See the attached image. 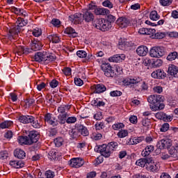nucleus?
<instances>
[{
  "mask_svg": "<svg viewBox=\"0 0 178 178\" xmlns=\"http://www.w3.org/2000/svg\"><path fill=\"white\" fill-rule=\"evenodd\" d=\"M123 83L137 92H142V91L148 90V84L140 77L134 76L125 79L123 81Z\"/></svg>",
  "mask_w": 178,
  "mask_h": 178,
  "instance_id": "obj_1",
  "label": "nucleus"
},
{
  "mask_svg": "<svg viewBox=\"0 0 178 178\" xmlns=\"http://www.w3.org/2000/svg\"><path fill=\"white\" fill-rule=\"evenodd\" d=\"M164 97L161 95H152L148 97L147 102L153 106H150V108L153 112L156 111H162L165 108L163 104Z\"/></svg>",
  "mask_w": 178,
  "mask_h": 178,
  "instance_id": "obj_2",
  "label": "nucleus"
},
{
  "mask_svg": "<svg viewBox=\"0 0 178 178\" xmlns=\"http://www.w3.org/2000/svg\"><path fill=\"white\" fill-rule=\"evenodd\" d=\"M67 113L59 114L58 116V120L55 117H52L51 113H47L44 115V122L52 126L53 127H56L58 124H65L66 123V120H67Z\"/></svg>",
  "mask_w": 178,
  "mask_h": 178,
  "instance_id": "obj_3",
  "label": "nucleus"
},
{
  "mask_svg": "<svg viewBox=\"0 0 178 178\" xmlns=\"http://www.w3.org/2000/svg\"><path fill=\"white\" fill-rule=\"evenodd\" d=\"M34 59L35 62H44L47 65L51 63V62H54L56 59V56L55 54L43 51L35 54Z\"/></svg>",
  "mask_w": 178,
  "mask_h": 178,
  "instance_id": "obj_4",
  "label": "nucleus"
},
{
  "mask_svg": "<svg viewBox=\"0 0 178 178\" xmlns=\"http://www.w3.org/2000/svg\"><path fill=\"white\" fill-rule=\"evenodd\" d=\"M27 20L18 17L16 22L17 26L10 30L8 33V38L12 40L14 35H17L20 31H22V27H24V26L27 25Z\"/></svg>",
  "mask_w": 178,
  "mask_h": 178,
  "instance_id": "obj_5",
  "label": "nucleus"
},
{
  "mask_svg": "<svg viewBox=\"0 0 178 178\" xmlns=\"http://www.w3.org/2000/svg\"><path fill=\"white\" fill-rule=\"evenodd\" d=\"M19 122L20 123H23L24 124H27L29 123H31V125L35 129H40L41 127V124L38 122V120L35 119L33 116L31 115H22L19 118Z\"/></svg>",
  "mask_w": 178,
  "mask_h": 178,
  "instance_id": "obj_6",
  "label": "nucleus"
},
{
  "mask_svg": "<svg viewBox=\"0 0 178 178\" xmlns=\"http://www.w3.org/2000/svg\"><path fill=\"white\" fill-rule=\"evenodd\" d=\"M149 55L152 58H161L165 55V48L162 46H154L150 49Z\"/></svg>",
  "mask_w": 178,
  "mask_h": 178,
  "instance_id": "obj_7",
  "label": "nucleus"
},
{
  "mask_svg": "<svg viewBox=\"0 0 178 178\" xmlns=\"http://www.w3.org/2000/svg\"><path fill=\"white\" fill-rule=\"evenodd\" d=\"M18 54H30L31 51H41L42 49V45H32L31 49H29L27 46H18L17 47Z\"/></svg>",
  "mask_w": 178,
  "mask_h": 178,
  "instance_id": "obj_8",
  "label": "nucleus"
},
{
  "mask_svg": "<svg viewBox=\"0 0 178 178\" xmlns=\"http://www.w3.org/2000/svg\"><path fill=\"white\" fill-rule=\"evenodd\" d=\"M101 69L104 72V74L106 77H115V76H116L113 67H112V65L108 63H103L101 66Z\"/></svg>",
  "mask_w": 178,
  "mask_h": 178,
  "instance_id": "obj_9",
  "label": "nucleus"
},
{
  "mask_svg": "<svg viewBox=\"0 0 178 178\" xmlns=\"http://www.w3.org/2000/svg\"><path fill=\"white\" fill-rule=\"evenodd\" d=\"M89 8L90 10H94L95 15H97V16H99V15L105 16L111 13V11L107 8H97L95 6H92L91 4L89 5Z\"/></svg>",
  "mask_w": 178,
  "mask_h": 178,
  "instance_id": "obj_10",
  "label": "nucleus"
},
{
  "mask_svg": "<svg viewBox=\"0 0 178 178\" xmlns=\"http://www.w3.org/2000/svg\"><path fill=\"white\" fill-rule=\"evenodd\" d=\"M97 152H100L101 155L104 156V158H109V156H111L112 150L109 149L108 145H102L97 148Z\"/></svg>",
  "mask_w": 178,
  "mask_h": 178,
  "instance_id": "obj_11",
  "label": "nucleus"
},
{
  "mask_svg": "<svg viewBox=\"0 0 178 178\" xmlns=\"http://www.w3.org/2000/svg\"><path fill=\"white\" fill-rule=\"evenodd\" d=\"M68 165L71 168H81L84 165V160L80 157L73 158L68 162Z\"/></svg>",
  "mask_w": 178,
  "mask_h": 178,
  "instance_id": "obj_12",
  "label": "nucleus"
},
{
  "mask_svg": "<svg viewBox=\"0 0 178 178\" xmlns=\"http://www.w3.org/2000/svg\"><path fill=\"white\" fill-rule=\"evenodd\" d=\"M126 59V56L124 54H115L113 56L108 58V62H113L114 63H120Z\"/></svg>",
  "mask_w": 178,
  "mask_h": 178,
  "instance_id": "obj_13",
  "label": "nucleus"
},
{
  "mask_svg": "<svg viewBox=\"0 0 178 178\" xmlns=\"http://www.w3.org/2000/svg\"><path fill=\"white\" fill-rule=\"evenodd\" d=\"M70 22L74 23V24H79L83 22V15L80 13L71 15L69 17Z\"/></svg>",
  "mask_w": 178,
  "mask_h": 178,
  "instance_id": "obj_14",
  "label": "nucleus"
},
{
  "mask_svg": "<svg viewBox=\"0 0 178 178\" xmlns=\"http://www.w3.org/2000/svg\"><path fill=\"white\" fill-rule=\"evenodd\" d=\"M156 147L159 149H165V148L172 147V143H170L169 139H162L157 143Z\"/></svg>",
  "mask_w": 178,
  "mask_h": 178,
  "instance_id": "obj_15",
  "label": "nucleus"
},
{
  "mask_svg": "<svg viewBox=\"0 0 178 178\" xmlns=\"http://www.w3.org/2000/svg\"><path fill=\"white\" fill-rule=\"evenodd\" d=\"M116 24L121 29H124L125 27H127L129 24H130V19L124 17H121L117 19Z\"/></svg>",
  "mask_w": 178,
  "mask_h": 178,
  "instance_id": "obj_16",
  "label": "nucleus"
},
{
  "mask_svg": "<svg viewBox=\"0 0 178 178\" xmlns=\"http://www.w3.org/2000/svg\"><path fill=\"white\" fill-rule=\"evenodd\" d=\"M155 116L156 119H159V120H163V122H172V120H173V118L171 115H168L163 112H158L156 113Z\"/></svg>",
  "mask_w": 178,
  "mask_h": 178,
  "instance_id": "obj_17",
  "label": "nucleus"
},
{
  "mask_svg": "<svg viewBox=\"0 0 178 178\" xmlns=\"http://www.w3.org/2000/svg\"><path fill=\"white\" fill-rule=\"evenodd\" d=\"M27 137H28V141L29 142L30 145L38 141V134H37V132L34 131H30Z\"/></svg>",
  "mask_w": 178,
  "mask_h": 178,
  "instance_id": "obj_18",
  "label": "nucleus"
},
{
  "mask_svg": "<svg viewBox=\"0 0 178 178\" xmlns=\"http://www.w3.org/2000/svg\"><path fill=\"white\" fill-rule=\"evenodd\" d=\"M156 30L152 28H140L138 30L139 34L142 35H152V34H155Z\"/></svg>",
  "mask_w": 178,
  "mask_h": 178,
  "instance_id": "obj_19",
  "label": "nucleus"
},
{
  "mask_svg": "<svg viewBox=\"0 0 178 178\" xmlns=\"http://www.w3.org/2000/svg\"><path fill=\"white\" fill-rule=\"evenodd\" d=\"M136 53L139 56H147L148 47L145 45L139 46L136 49Z\"/></svg>",
  "mask_w": 178,
  "mask_h": 178,
  "instance_id": "obj_20",
  "label": "nucleus"
},
{
  "mask_svg": "<svg viewBox=\"0 0 178 178\" xmlns=\"http://www.w3.org/2000/svg\"><path fill=\"white\" fill-rule=\"evenodd\" d=\"M11 10H12V12L15 13V15H18L19 16H23V17H26V16H29L27 11H26L22 8L12 7Z\"/></svg>",
  "mask_w": 178,
  "mask_h": 178,
  "instance_id": "obj_21",
  "label": "nucleus"
},
{
  "mask_svg": "<svg viewBox=\"0 0 178 178\" xmlns=\"http://www.w3.org/2000/svg\"><path fill=\"white\" fill-rule=\"evenodd\" d=\"M150 163H152V160H148L147 159H140L136 162L137 166H140V168H144L145 166H148Z\"/></svg>",
  "mask_w": 178,
  "mask_h": 178,
  "instance_id": "obj_22",
  "label": "nucleus"
},
{
  "mask_svg": "<svg viewBox=\"0 0 178 178\" xmlns=\"http://www.w3.org/2000/svg\"><path fill=\"white\" fill-rule=\"evenodd\" d=\"M83 20L86 23H90L94 20V14L91 11H86L83 14Z\"/></svg>",
  "mask_w": 178,
  "mask_h": 178,
  "instance_id": "obj_23",
  "label": "nucleus"
},
{
  "mask_svg": "<svg viewBox=\"0 0 178 178\" xmlns=\"http://www.w3.org/2000/svg\"><path fill=\"white\" fill-rule=\"evenodd\" d=\"M104 18L97 19L95 21L93 26H95L97 30H100V31H104Z\"/></svg>",
  "mask_w": 178,
  "mask_h": 178,
  "instance_id": "obj_24",
  "label": "nucleus"
},
{
  "mask_svg": "<svg viewBox=\"0 0 178 178\" xmlns=\"http://www.w3.org/2000/svg\"><path fill=\"white\" fill-rule=\"evenodd\" d=\"M168 74L172 76V77H178V70L177 67L174 65H171L168 67Z\"/></svg>",
  "mask_w": 178,
  "mask_h": 178,
  "instance_id": "obj_25",
  "label": "nucleus"
},
{
  "mask_svg": "<svg viewBox=\"0 0 178 178\" xmlns=\"http://www.w3.org/2000/svg\"><path fill=\"white\" fill-rule=\"evenodd\" d=\"M14 156L18 159H24L26 158V152L22 149H16L14 151Z\"/></svg>",
  "mask_w": 178,
  "mask_h": 178,
  "instance_id": "obj_26",
  "label": "nucleus"
},
{
  "mask_svg": "<svg viewBox=\"0 0 178 178\" xmlns=\"http://www.w3.org/2000/svg\"><path fill=\"white\" fill-rule=\"evenodd\" d=\"M70 140H77L80 137L79 130L77 129H70L68 132Z\"/></svg>",
  "mask_w": 178,
  "mask_h": 178,
  "instance_id": "obj_27",
  "label": "nucleus"
},
{
  "mask_svg": "<svg viewBox=\"0 0 178 178\" xmlns=\"http://www.w3.org/2000/svg\"><path fill=\"white\" fill-rule=\"evenodd\" d=\"M10 165L15 169H20V168L24 167V163L22 161H10Z\"/></svg>",
  "mask_w": 178,
  "mask_h": 178,
  "instance_id": "obj_28",
  "label": "nucleus"
},
{
  "mask_svg": "<svg viewBox=\"0 0 178 178\" xmlns=\"http://www.w3.org/2000/svg\"><path fill=\"white\" fill-rule=\"evenodd\" d=\"M18 143L21 145H30V142H29V138L27 136H19Z\"/></svg>",
  "mask_w": 178,
  "mask_h": 178,
  "instance_id": "obj_29",
  "label": "nucleus"
},
{
  "mask_svg": "<svg viewBox=\"0 0 178 178\" xmlns=\"http://www.w3.org/2000/svg\"><path fill=\"white\" fill-rule=\"evenodd\" d=\"M104 91H106V88L104 84H97L95 86V92L96 94H101V92H104Z\"/></svg>",
  "mask_w": 178,
  "mask_h": 178,
  "instance_id": "obj_30",
  "label": "nucleus"
},
{
  "mask_svg": "<svg viewBox=\"0 0 178 178\" xmlns=\"http://www.w3.org/2000/svg\"><path fill=\"white\" fill-rule=\"evenodd\" d=\"M151 37L152 38H156V40H162L166 37V33L165 32H155L154 34H152Z\"/></svg>",
  "mask_w": 178,
  "mask_h": 178,
  "instance_id": "obj_31",
  "label": "nucleus"
},
{
  "mask_svg": "<svg viewBox=\"0 0 178 178\" xmlns=\"http://www.w3.org/2000/svg\"><path fill=\"white\" fill-rule=\"evenodd\" d=\"M13 126V122L10 120H6L0 123L1 129H9Z\"/></svg>",
  "mask_w": 178,
  "mask_h": 178,
  "instance_id": "obj_32",
  "label": "nucleus"
},
{
  "mask_svg": "<svg viewBox=\"0 0 178 178\" xmlns=\"http://www.w3.org/2000/svg\"><path fill=\"white\" fill-rule=\"evenodd\" d=\"M78 131L81 134V136H83V137H87L89 134L88 129L83 125L79 126Z\"/></svg>",
  "mask_w": 178,
  "mask_h": 178,
  "instance_id": "obj_33",
  "label": "nucleus"
},
{
  "mask_svg": "<svg viewBox=\"0 0 178 178\" xmlns=\"http://www.w3.org/2000/svg\"><path fill=\"white\" fill-rule=\"evenodd\" d=\"M149 19L156 22V20H159V19H161V16L158 15V12L156 10H153L149 14Z\"/></svg>",
  "mask_w": 178,
  "mask_h": 178,
  "instance_id": "obj_34",
  "label": "nucleus"
},
{
  "mask_svg": "<svg viewBox=\"0 0 178 178\" xmlns=\"http://www.w3.org/2000/svg\"><path fill=\"white\" fill-rule=\"evenodd\" d=\"M112 29V24L109 20L104 19L103 25V31H108Z\"/></svg>",
  "mask_w": 178,
  "mask_h": 178,
  "instance_id": "obj_35",
  "label": "nucleus"
},
{
  "mask_svg": "<svg viewBox=\"0 0 178 178\" xmlns=\"http://www.w3.org/2000/svg\"><path fill=\"white\" fill-rule=\"evenodd\" d=\"M65 33L69 35H71V37H77V33H76V31L72 27H67L65 29Z\"/></svg>",
  "mask_w": 178,
  "mask_h": 178,
  "instance_id": "obj_36",
  "label": "nucleus"
},
{
  "mask_svg": "<svg viewBox=\"0 0 178 178\" xmlns=\"http://www.w3.org/2000/svg\"><path fill=\"white\" fill-rule=\"evenodd\" d=\"M48 38L53 44H58L59 41H60V39L56 35H50L48 36Z\"/></svg>",
  "mask_w": 178,
  "mask_h": 178,
  "instance_id": "obj_37",
  "label": "nucleus"
},
{
  "mask_svg": "<svg viewBox=\"0 0 178 178\" xmlns=\"http://www.w3.org/2000/svg\"><path fill=\"white\" fill-rule=\"evenodd\" d=\"M58 156V153L55 149H52L49 152V159H51V161H55Z\"/></svg>",
  "mask_w": 178,
  "mask_h": 178,
  "instance_id": "obj_38",
  "label": "nucleus"
},
{
  "mask_svg": "<svg viewBox=\"0 0 178 178\" xmlns=\"http://www.w3.org/2000/svg\"><path fill=\"white\" fill-rule=\"evenodd\" d=\"M66 109H70V106H61L58 108V112L60 115H65V113H67Z\"/></svg>",
  "mask_w": 178,
  "mask_h": 178,
  "instance_id": "obj_39",
  "label": "nucleus"
},
{
  "mask_svg": "<svg viewBox=\"0 0 178 178\" xmlns=\"http://www.w3.org/2000/svg\"><path fill=\"white\" fill-rule=\"evenodd\" d=\"M169 154L172 158H177L178 156L177 150L174 147H171L169 150Z\"/></svg>",
  "mask_w": 178,
  "mask_h": 178,
  "instance_id": "obj_40",
  "label": "nucleus"
},
{
  "mask_svg": "<svg viewBox=\"0 0 178 178\" xmlns=\"http://www.w3.org/2000/svg\"><path fill=\"white\" fill-rule=\"evenodd\" d=\"M102 6L104 8H108V9H112L113 8V3L109 0H105L102 2Z\"/></svg>",
  "mask_w": 178,
  "mask_h": 178,
  "instance_id": "obj_41",
  "label": "nucleus"
},
{
  "mask_svg": "<svg viewBox=\"0 0 178 178\" xmlns=\"http://www.w3.org/2000/svg\"><path fill=\"white\" fill-rule=\"evenodd\" d=\"M173 0H159V3L161 6H170L172 5Z\"/></svg>",
  "mask_w": 178,
  "mask_h": 178,
  "instance_id": "obj_42",
  "label": "nucleus"
},
{
  "mask_svg": "<svg viewBox=\"0 0 178 178\" xmlns=\"http://www.w3.org/2000/svg\"><path fill=\"white\" fill-rule=\"evenodd\" d=\"M127 136H129L127 130H121L118 133V136L120 138H124V137H127Z\"/></svg>",
  "mask_w": 178,
  "mask_h": 178,
  "instance_id": "obj_43",
  "label": "nucleus"
},
{
  "mask_svg": "<svg viewBox=\"0 0 178 178\" xmlns=\"http://www.w3.org/2000/svg\"><path fill=\"white\" fill-rule=\"evenodd\" d=\"M131 42H128L127 39L120 38L118 40V45H131Z\"/></svg>",
  "mask_w": 178,
  "mask_h": 178,
  "instance_id": "obj_44",
  "label": "nucleus"
},
{
  "mask_svg": "<svg viewBox=\"0 0 178 178\" xmlns=\"http://www.w3.org/2000/svg\"><path fill=\"white\" fill-rule=\"evenodd\" d=\"M133 139V144L134 145H137V144H140V143L144 141V137H135Z\"/></svg>",
  "mask_w": 178,
  "mask_h": 178,
  "instance_id": "obj_45",
  "label": "nucleus"
},
{
  "mask_svg": "<svg viewBox=\"0 0 178 178\" xmlns=\"http://www.w3.org/2000/svg\"><path fill=\"white\" fill-rule=\"evenodd\" d=\"M107 146H108V148L111 149V151H115V149L118 148V145L117 142H111L107 145Z\"/></svg>",
  "mask_w": 178,
  "mask_h": 178,
  "instance_id": "obj_46",
  "label": "nucleus"
},
{
  "mask_svg": "<svg viewBox=\"0 0 178 178\" xmlns=\"http://www.w3.org/2000/svg\"><path fill=\"white\" fill-rule=\"evenodd\" d=\"M32 34L34 35V37H40V35L42 34V31L41 29L36 28L33 30Z\"/></svg>",
  "mask_w": 178,
  "mask_h": 178,
  "instance_id": "obj_47",
  "label": "nucleus"
},
{
  "mask_svg": "<svg viewBox=\"0 0 178 178\" xmlns=\"http://www.w3.org/2000/svg\"><path fill=\"white\" fill-rule=\"evenodd\" d=\"M177 58V52L174 51L170 53L168 56H167V60H175Z\"/></svg>",
  "mask_w": 178,
  "mask_h": 178,
  "instance_id": "obj_48",
  "label": "nucleus"
},
{
  "mask_svg": "<svg viewBox=\"0 0 178 178\" xmlns=\"http://www.w3.org/2000/svg\"><path fill=\"white\" fill-rule=\"evenodd\" d=\"M146 169L147 170H150V172H156L158 170V166L156 164L149 165V166H146Z\"/></svg>",
  "mask_w": 178,
  "mask_h": 178,
  "instance_id": "obj_49",
  "label": "nucleus"
},
{
  "mask_svg": "<svg viewBox=\"0 0 178 178\" xmlns=\"http://www.w3.org/2000/svg\"><path fill=\"white\" fill-rule=\"evenodd\" d=\"M163 63V61L161 59H157L154 61L153 63V67H161L162 66V64Z\"/></svg>",
  "mask_w": 178,
  "mask_h": 178,
  "instance_id": "obj_50",
  "label": "nucleus"
},
{
  "mask_svg": "<svg viewBox=\"0 0 178 178\" xmlns=\"http://www.w3.org/2000/svg\"><path fill=\"white\" fill-rule=\"evenodd\" d=\"M77 122V118L76 117H68L66 120V123L68 124H72Z\"/></svg>",
  "mask_w": 178,
  "mask_h": 178,
  "instance_id": "obj_51",
  "label": "nucleus"
},
{
  "mask_svg": "<svg viewBox=\"0 0 178 178\" xmlns=\"http://www.w3.org/2000/svg\"><path fill=\"white\" fill-rule=\"evenodd\" d=\"M45 176L47 178H54L55 172L51 170L46 171Z\"/></svg>",
  "mask_w": 178,
  "mask_h": 178,
  "instance_id": "obj_52",
  "label": "nucleus"
},
{
  "mask_svg": "<svg viewBox=\"0 0 178 178\" xmlns=\"http://www.w3.org/2000/svg\"><path fill=\"white\" fill-rule=\"evenodd\" d=\"M123 127H124L123 123H118L113 125V130H120V129H123Z\"/></svg>",
  "mask_w": 178,
  "mask_h": 178,
  "instance_id": "obj_53",
  "label": "nucleus"
},
{
  "mask_svg": "<svg viewBox=\"0 0 178 178\" xmlns=\"http://www.w3.org/2000/svg\"><path fill=\"white\" fill-rule=\"evenodd\" d=\"M76 55L79 58H86L87 56V52L83 50H79L76 52Z\"/></svg>",
  "mask_w": 178,
  "mask_h": 178,
  "instance_id": "obj_54",
  "label": "nucleus"
},
{
  "mask_svg": "<svg viewBox=\"0 0 178 178\" xmlns=\"http://www.w3.org/2000/svg\"><path fill=\"white\" fill-rule=\"evenodd\" d=\"M63 143V139L62 138H56L54 140V143L56 147H60Z\"/></svg>",
  "mask_w": 178,
  "mask_h": 178,
  "instance_id": "obj_55",
  "label": "nucleus"
},
{
  "mask_svg": "<svg viewBox=\"0 0 178 178\" xmlns=\"http://www.w3.org/2000/svg\"><path fill=\"white\" fill-rule=\"evenodd\" d=\"M161 131L165 133V131H168V130H169V124H168V122L164 123L161 129H160Z\"/></svg>",
  "mask_w": 178,
  "mask_h": 178,
  "instance_id": "obj_56",
  "label": "nucleus"
},
{
  "mask_svg": "<svg viewBox=\"0 0 178 178\" xmlns=\"http://www.w3.org/2000/svg\"><path fill=\"white\" fill-rule=\"evenodd\" d=\"M110 95L111 97H120V95H122V92L119 90H113L110 92Z\"/></svg>",
  "mask_w": 178,
  "mask_h": 178,
  "instance_id": "obj_57",
  "label": "nucleus"
},
{
  "mask_svg": "<svg viewBox=\"0 0 178 178\" xmlns=\"http://www.w3.org/2000/svg\"><path fill=\"white\" fill-rule=\"evenodd\" d=\"M96 130H102L105 126L103 122H97L95 125Z\"/></svg>",
  "mask_w": 178,
  "mask_h": 178,
  "instance_id": "obj_58",
  "label": "nucleus"
},
{
  "mask_svg": "<svg viewBox=\"0 0 178 178\" xmlns=\"http://www.w3.org/2000/svg\"><path fill=\"white\" fill-rule=\"evenodd\" d=\"M51 24H53L54 27H59V26H60V21L58 19H53L51 20Z\"/></svg>",
  "mask_w": 178,
  "mask_h": 178,
  "instance_id": "obj_59",
  "label": "nucleus"
},
{
  "mask_svg": "<svg viewBox=\"0 0 178 178\" xmlns=\"http://www.w3.org/2000/svg\"><path fill=\"white\" fill-rule=\"evenodd\" d=\"M156 71L157 72V79H163L165 77V72L161 70H157Z\"/></svg>",
  "mask_w": 178,
  "mask_h": 178,
  "instance_id": "obj_60",
  "label": "nucleus"
},
{
  "mask_svg": "<svg viewBox=\"0 0 178 178\" xmlns=\"http://www.w3.org/2000/svg\"><path fill=\"white\" fill-rule=\"evenodd\" d=\"M63 72L65 76H70L72 74V69L70 67L64 68Z\"/></svg>",
  "mask_w": 178,
  "mask_h": 178,
  "instance_id": "obj_61",
  "label": "nucleus"
},
{
  "mask_svg": "<svg viewBox=\"0 0 178 178\" xmlns=\"http://www.w3.org/2000/svg\"><path fill=\"white\" fill-rule=\"evenodd\" d=\"M84 83L83 82V80H81V79L80 78H75L74 79V84L76 86H83Z\"/></svg>",
  "mask_w": 178,
  "mask_h": 178,
  "instance_id": "obj_62",
  "label": "nucleus"
},
{
  "mask_svg": "<svg viewBox=\"0 0 178 178\" xmlns=\"http://www.w3.org/2000/svg\"><path fill=\"white\" fill-rule=\"evenodd\" d=\"M50 87H51V88H56V87H58V84H59V82L58 81H56V79L52 80L50 82Z\"/></svg>",
  "mask_w": 178,
  "mask_h": 178,
  "instance_id": "obj_63",
  "label": "nucleus"
},
{
  "mask_svg": "<svg viewBox=\"0 0 178 178\" xmlns=\"http://www.w3.org/2000/svg\"><path fill=\"white\" fill-rule=\"evenodd\" d=\"M143 64L145 66H149V65H151V59H149L148 58H144L143 61Z\"/></svg>",
  "mask_w": 178,
  "mask_h": 178,
  "instance_id": "obj_64",
  "label": "nucleus"
}]
</instances>
